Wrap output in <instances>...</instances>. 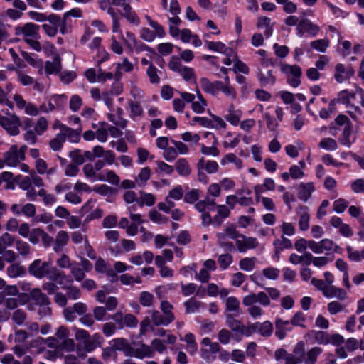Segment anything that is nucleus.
Wrapping results in <instances>:
<instances>
[{
    "label": "nucleus",
    "mask_w": 364,
    "mask_h": 364,
    "mask_svg": "<svg viewBox=\"0 0 364 364\" xmlns=\"http://www.w3.org/2000/svg\"><path fill=\"white\" fill-rule=\"evenodd\" d=\"M268 294L263 291H259L257 294L252 293L245 296L242 299L244 306L248 307V312L252 317H257L262 315V308L257 305L259 304L262 306H269L270 304V298L273 300L278 299L280 296V292L276 288L267 287L265 288Z\"/></svg>",
    "instance_id": "1"
},
{
    "label": "nucleus",
    "mask_w": 364,
    "mask_h": 364,
    "mask_svg": "<svg viewBox=\"0 0 364 364\" xmlns=\"http://www.w3.org/2000/svg\"><path fill=\"white\" fill-rule=\"evenodd\" d=\"M17 182L22 190L26 191V197L30 200H35L37 195L43 198L48 194L46 191L43 188L40 189L38 192L36 193L34 186L38 188L43 187L44 183L42 178L38 176L34 171L31 172L29 176H18Z\"/></svg>",
    "instance_id": "2"
},
{
    "label": "nucleus",
    "mask_w": 364,
    "mask_h": 364,
    "mask_svg": "<svg viewBox=\"0 0 364 364\" xmlns=\"http://www.w3.org/2000/svg\"><path fill=\"white\" fill-rule=\"evenodd\" d=\"M75 337L76 340L83 343L86 351H92L97 347H100L104 341V338L99 333H95L90 336L89 333L80 328L75 329Z\"/></svg>",
    "instance_id": "3"
},
{
    "label": "nucleus",
    "mask_w": 364,
    "mask_h": 364,
    "mask_svg": "<svg viewBox=\"0 0 364 364\" xmlns=\"http://www.w3.org/2000/svg\"><path fill=\"white\" fill-rule=\"evenodd\" d=\"M304 351V344L299 342L296 344L294 353L295 354H301V363L304 364H316L318 357L323 353V349L320 347L315 346L309 349L306 353Z\"/></svg>",
    "instance_id": "4"
},
{
    "label": "nucleus",
    "mask_w": 364,
    "mask_h": 364,
    "mask_svg": "<svg viewBox=\"0 0 364 364\" xmlns=\"http://www.w3.org/2000/svg\"><path fill=\"white\" fill-rule=\"evenodd\" d=\"M281 71L287 75V83L293 87H297L301 84V68L297 65L282 63Z\"/></svg>",
    "instance_id": "5"
},
{
    "label": "nucleus",
    "mask_w": 364,
    "mask_h": 364,
    "mask_svg": "<svg viewBox=\"0 0 364 364\" xmlns=\"http://www.w3.org/2000/svg\"><path fill=\"white\" fill-rule=\"evenodd\" d=\"M0 125L12 136L18 135L21 126L20 118L16 114H7L6 116L0 115Z\"/></svg>",
    "instance_id": "6"
},
{
    "label": "nucleus",
    "mask_w": 364,
    "mask_h": 364,
    "mask_svg": "<svg viewBox=\"0 0 364 364\" xmlns=\"http://www.w3.org/2000/svg\"><path fill=\"white\" fill-rule=\"evenodd\" d=\"M40 26L32 22H28L23 25H19L14 28V34L18 36H22L23 41L35 38H39Z\"/></svg>",
    "instance_id": "7"
},
{
    "label": "nucleus",
    "mask_w": 364,
    "mask_h": 364,
    "mask_svg": "<svg viewBox=\"0 0 364 364\" xmlns=\"http://www.w3.org/2000/svg\"><path fill=\"white\" fill-rule=\"evenodd\" d=\"M21 161H24V159L19 155L16 144L11 145L9 150L3 155L4 166L6 165L11 167H16Z\"/></svg>",
    "instance_id": "8"
},
{
    "label": "nucleus",
    "mask_w": 364,
    "mask_h": 364,
    "mask_svg": "<svg viewBox=\"0 0 364 364\" xmlns=\"http://www.w3.org/2000/svg\"><path fill=\"white\" fill-rule=\"evenodd\" d=\"M303 326L299 323V320H291V321L289 320H277L275 334L279 339H283L286 336L287 332L291 331L293 326Z\"/></svg>",
    "instance_id": "9"
},
{
    "label": "nucleus",
    "mask_w": 364,
    "mask_h": 364,
    "mask_svg": "<svg viewBox=\"0 0 364 364\" xmlns=\"http://www.w3.org/2000/svg\"><path fill=\"white\" fill-rule=\"evenodd\" d=\"M320 28L318 26L314 24L310 20L307 18H302L296 26L297 35L302 36L305 32L308 33L312 36H316Z\"/></svg>",
    "instance_id": "10"
},
{
    "label": "nucleus",
    "mask_w": 364,
    "mask_h": 364,
    "mask_svg": "<svg viewBox=\"0 0 364 364\" xmlns=\"http://www.w3.org/2000/svg\"><path fill=\"white\" fill-rule=\"evenodd\" d=\"M46 277L50 280L58 282L60 285H63V280H65L69 284L73 283V279L70 276L65 275L63 272H60L56 267H52L50 263L46 272Z\"/></svg>",
    "instance_id": "11"
},
{
    "label": "nucleus",
    "mask_w": 364,
    "mask_h": 364,
    "mask_svg": "<svg viewBox=\"0 0 364 364\" xmlns=\"http://www.w3.org/2000/svg\"><path fill=\"white\" fill-rule=\"evenodd\" d=\"M48 262H42L41 259L34 260L28 267V272L33 277L42 279L46 277V272L49 267Z\"/></svg>",
    "instance_id": "12"
},
{
    "label": "nucleus",
    "mask_w": 364,
    "mask_h": 364,
    "mask_svg": "<svg viewBox=\"0 0 364 364\" xmlns=\"http://www.w3.org/2000/svg\"><path fill=\"white\" fill-rule=\"evenodd\" d=\"M228 325L237 334L246 336H250L258 327L257 326H245L241 323L240 320H228Z\"/></svg>",
    "instance_id": "13"
},
{
    "label": "nucleus",
    "mask_w": 364,
    "mask_h": 364,
    "mask_svg": "<svg viewBox=\"0 0 364 364\" xmlns=\"http://www.w3.org/2000/svg\"><path fill=\"white\" fill-rule=\"evenodd\" d=\"M258 245L257 238L246 237L244 235H242L240 239L236 240V246L240 252H245L248 250L255 249Z\"/></svg>",
    "instance_id": "14"
},
{
    "label": "nucleus",
    "mask_w": 364,
    "mask_h": 364,
    "mask_svg": "<svg viewBox=\"0 0 364 364\" xmlns=\"http://www.w3.org/2000/svg\"><path fill=\"white\" fill-rule=\"evenodd\" d=\"M334 242L329 239H323L319 242L310 240L309 249L316 254H321L324 251H329L333 249Z\"/></svg>",
    "instance_id": "15"
},
{
    "label": "nucleus",
    "mask_w": 364,
    "mask_h": 364,
    "mask_svg": "<svg viewBox=\"0 0 364 364\" xmlns=\"http://www.w3.org/2000/svg\"><path fill=\"white\" fill-rule=\"evenodd\" d=\"M354 73L355 71L351 66L346 68L344 65L338 63L335 67L334 77L338 82L341 83L351 77Z\"/></svg>",
    "instance_id": "16"
},
{
    "label": "nucleus",
    "mask_w": 364,
    "mask_h": 364,
    "mask_svg": "<svg viewBox=\"0 0 364 364\" xmlns=\"http://www.w3.org/2000/svg\"><path fill=\"white\" fill-rule=\"evenodd\" d=\"M19 301L16 298H8L5 300V306L7 309L14 310L12 318H26L27 315L23 308H18Z\"/></svg>",
    "instance_id": "17"
},
{
    "label": "nucleus",
    "mask_w": 364,
    "mask_h": 364,
    "mask_svg": "<svg viewBox=\"0 0 364 364\" xmlns=\"http://www.w3.org/2000/svg\"><path fill=\"white\" fill-rule=\"evenodd\" d=\"M60 129L62 134L65 136V140L68 138V140L73 143H77L80 141V134L82 132L81 127L73 129L65 124H61Z\"/></svg>",
    "instance_id": "18"
},
{
    "label": "nucleus",
    "mask_w": 364,
    "mask_h": 364,
    "mask_svg": "<svg viewBox=\"0 0 364 364\" xmlns=\"http://www.w3.org/2000/svg\"><path fill=\"white\" fill-rule=\"evenodd\" d=\"M204 137H211L213 141L211 146H206L202 144L201 153L204 155H212L213 156H218L220 154V151L217 148L218 141L215 134L211 132H206L204 134Z\"/></svg>",
    "instance_id": "19"
},
{
    "label": "nucleus",
    "mask_w": 364,
    "mask_h": 364,
    "mask_svg": "<svg viewBox=\"0 0 364 364\" xmlns=\"http://www.w3.org/2000/svg\"><path fill=\"white\" fill-rule=\"evenodd\" d=\"M200 82L204 92L212 95H216L220 92L221 81L210 82L208 78L202 77Z\"/></svg>",
    "instance_id": "20"
},
{
    "label": "nucleus",
    "mask_w": 364,
    "mask_h": 364,
    "mask_svg": "<svg viewBox=\"0 0 364 364\" xmlns=\"http://www.w3.org/2000/svg\"><path fill=\"white\" fill-rule=\"evenodd\" d=\"M120 15L124 17L127 21L133 25L139 26L140 24V18L136 12L133 10L129 3L122 8V11Z\"/></svg>",
    "instance_id": "21"
},
{
    "label": "nucleus",
    "mask_w": 364,
    "mask_h": 364,
    "mask_svg": "<svg viewBox=\"0 0 364 364\" xmlns=\"http://www.w3.org/2000/svg\"><path fill=\"white\" fill-rule=\"evenodd\" d=\"M87 311V306L81 302L75 303L72 306L64 309L63 316L65 318H73V314L77 313L79 316L84 315Z\"/></svg>",
    "instance_id": "22"
},
{
    "label": "nucleus",
    "mask_w": 364,
    "mask_h": 364,
    "mask_svg": "<svg viewBox=\"0 0 364 364\" xmlns=\"http://www.w3.org/2000/svg\"><path fill=\"white\" fill-rule=\"evenodd\" d=\"M257 77L262 87H266L267 85L273 86L276 83V77L273 75V71L272 70H268L267 73L259 70L257 73Z\"/></svg>",
    "instance_id": "23"
},
{
    "label": "nucleus",
    "mask_w": 364,
    "mask_h": 364,
    "mask_svg": "<svg viewBox=\"0 0 364 364\" xmlns=\"http://www.w3.org/2000/svg\"><path fill=\"white\" fill-rule=\"evenodd\" d=\"M67 101V96L64 94L53 95L48 103L50 111H53L55 109H62Z\"/></svg>",
    "instance_id": "24"
},
{
    "label": "nucleus",
    "mask_w": 364,
    "mask_h": 364,
    "mask_svg": "<svg viewBox=\"0 0 364 364\" xmlns=\"http://www.w3.org/2000/svg\"><path fill=\"white\" fill-rule=\"evenodd\" d=\"M154 356V352L151 346L146 345L145 343H141L137 348H136V351L134 354V357L138 359H144V358H151Z\"/></svg>",
    "instance_id": "25"
},
{
    "label": "nucleus",
    "mask_w": 364,
    "mask_h": 364,
    "mask_svg": "<svg viewBox=\"0 0 364 364\" xmlns=\"http://www.w3.org/2000/svg\"><path fill=\"white\" fill-rule=\"evenodd\" d=\"M29 297L34 301L37 305L43 304H50L49 298L47 295L42 292L39 288H35L31 290Z\"/></svg>",
    "instance_id": "26"
},
{
    "label": "nucleus",
    "mask_w": 364,
    "mask_h": 364,
    "mask_svg": "<svg viewBox=\"0 0 364 364\" xmlns=\"http://www.w3.org/2000/svg\"><path fill=\"white\" fill-rule=\"evenodd\" d=\"M69 241V235L64 230H60L58 232L53 246V250L55 252H60L63 247L65 246Z\"/></svg>",
    "instance_id": "27"
},
{
    "label": "nucleus",
    "mask_w": 364,
    "mask_h": 364,
    "mask_svg": "<svg viewBox=\"0 0 364 364\" xmlns=\"http://www.w3.org/2000/svg\"><path fill=\"white\" fill-rule=\"evenodd\" d=\"M47 74H57L61 70V60L58 55L53 58L52 61H47L45 66Z\"/></svg>",
    "instance_id": "28"
},
{
    "label": "nucleus",
    "mask_w": 364,
    "mask_h": 364,
    "mask_svg": "<svg viewBox=\"0 0 364 364\" xmlns=\"http://www.w3.org/2000/svg\"><path fill=\"white\" fill-rule=\"evenodd\" d=\"M324 296L330 298L336 297L341 301L346 300L348 298L347 293L343 289L333 285L328 286V289H326Z\"/></svg>",
    "instance_id": "29"
},
{
    "label": "nucleus",
    "mask_w": 364,
    "mask_h": 364,
    "mask_svg": "<svg viewBox=\"0 0 364 364\" xmlns=\"http://www.w3.org/2000/svg\"><path fill=\"white\" fill-rule=\"evenodd\" d=\"M308 207L301 205L299 207L300 218L299 221V228L302 231L307 230L309 228L310 215L308 212Z\"/></svg>",
    "instance_id": "30"
},
{
    "label": "nucleus",
    "mask_w": 364,
    "mask_h": 364,
    "mask_svg": "<svg viewBox=\"0 0 364 364\" xmlns=\"http://www.w3.org/2000/svg\"><path fill=\"white\" fill-rule=\"evenodd\" d=\"M76 355L69 354L65 357V364H82V360H84L87 357V353L85 350L77 349L75 352Z\"/></svg>",
    "instance_id": "31"
},
{
    "label": "nucleus",
    "mask_w": 364,
    "mask_h": 364,
    "mask_svg": "<svg viewBox=\"0 0 364 364\" xmlns=\"http://www.w3.org/2000/svg\"><path fill=\"white\" fill-rule=\"evenodd\" d=\"M175 168L178 173L181 176H188L191 173V166L188 161L184 158H180L176 161Z\"/></svg>",
    "instance_id": "32"
},
{
    "label": "nucleus",
    "mask_w": 364,
    "mask_h": 364,
    "mask_svg": "<svg viewBox=\"0 0 364 364\" xmlns=\"http://www.w3.org/2000/svg\"><path fill=\"white\" fill-rule=\"evenodd\" d=\"M314 191V186L312 183H301L300 185V190L298 193V198L306 202L311 197Z\"/></svg>",
    "instance_id": "33"
},
{
    "label": "nucleus",
    "mask_w": 364,
    "mask_h": 364,
    "mask_svg": "<svg viewBox=\"0 0 364 364\" xmlns=\"http://www.w3.org/2000/svg\"><path fill=\"white\" fill-rule=\"evenodd\" d=\"M273 245L277 255L279 254L284 249H291L292 247L291 240L284 235L280 239H276L273 242Z\"/></svg>",
    "instance_id": "34"
},
{
    "label": "nucleus",
    "mask_w": 364,
    "mask_h": 364,
    "mask_svg": "<svg viewBox=\"0 0 364 364\" xmlns=\"http://www.w3.org/2000/svg\"><path fill=\"white\" fill-rule=\"evenodd\" d=\"M128 105L130 109L129 117L134 120L136 117H141L144 114V110L139 102L133 100L128 101Z\"/></svg>",
    "instance_id": "35"
},
{
    "label": "nucleus",
    "mask_w": 364,
    "mask_h": 364,
    "mask_svg": "<svg viewBox=\"0 0 364 364\" xmlns=\"http://www.w3.org/2000/svg\"><path fill=\"white\" fill-rule=\"evenodd\" d=\"M242 116V112L235 110L233 105L229 107L228 113L225 115V119L234 126L238 125Z\"/></svg>",
    "instance_id": "36"
},
{
    "label": "nucleus",
    "mask_w": 364,
    "mask_h": 364,
    "mask_svg": "<svg viewBox=\"0 0 364 364\" xmlns=\"http://www.w3.org/2000/svg\"><path fill=\"white\" fill-rule=\"evenodd\" d=\"M253 326H258L253 333L258 332L263 336H269L273 331V325L268 320H266L263 323H256Z\"/></svg>",
    "instance_id": "37"
},
{
    "label": "nucleus",
    "mask_w": 364,
    "mask_h": 364,
    "mask_svg": "<svg viewBox=\"0 0 364 364\" xmlns=\"http://www.w3.org/2000/svg\"><path fill=\"white\" fill-rule=\"evenodd\" d=\"M226 310L233 312L235 316H238L240 313V301L235 296H230L226 299Z\"/></svg>",
    "instance_id": "38"
},
{
    "label": "nucleus",
    "mask_w": 364,
    "mask_h": 364,
    "mask_svg": "<svg viewBox=\"0 0 364 364\" xmlns=\"http://www.w3.org/2000/svg\"><path fill=\"white\" fill-rule=\"evenodd\" d=\"M205 43L206 47L210 50L219 52L226 55L228 54V50H229V48H228L222 42L205 41Z\"/></svg>",
    "instance_id": "39"
},
{
    "label": "nucleus",
    "mask_w": 364,
    "mask_h": 364,
    "mask_svg": "<svg viewBox=\"0 0 364 364\" xmlns=\"http://www.w3.org/2000/svg\"><path fill=\"white\" fill-rule=\"evenodd\" d=\"M107 14H109L112 20V31L113 33L121 32L120 30V17L119 14L114 11L113 7L110 6L107 8Z\"/></svg>",
    "instance_id": "40"
},
{
    "label": "nucleus",
    "mask_w": 364,
    "mask_h": 364,
    "mask_svg": "<svg viewBox=\"0 0 364 364\" xmlns=\"http://www.w3.org/2000/svg\"><path fill=\"white\" fill-rule=\"evenodd\" d=\"M351 134L352 125L348 124L345 126L343 132L339 138L340 143L347 147H350L352 144V141L350 140Z\"/></svg>",
    "instance_id": "41"
},
{
    "label": "nucleus",
    "mask_w": 364,
    "mask_h": 364,
    "mask_svg": "<svg viewBox=\"0 0 364 364\" xmlns=\"http://www.w3.org/2000/svg\"><path fill=\"white\" fill-rule=\"evenodd\" d=\"M202 303L192 297L184 303L186 312L188 314L195 313L199 311Z\"/></svg>",
    "instance_id": "42"
},
{
    "label": "nucleus",
    "mask_w": 364,
    "mask_h": 364,
    "mask_svg": "<svg viewBox=\"0 0 364 364\" xmlns=\"http://www.w3.org/2000/svg\"><path fill=\"white\" fill-rule=\"evenodd\" d=\"M141 197L136 200L140 207H143L144 205L151 206L155 203V197L153 194L141 192Z\"/></svg>",
    "instance_id": "43"
},
{
    "label": "nucleus",
    "mask_w": 364,
    "mask_h": 364,
    "mask_svg": "<svg viewBox=\"0 0 364 364\" xmlns=\"http://www.w3.org/2000/svg\"><path fill=\"white\" fill-rule=\"evenodd\" d=\"M122 39L124 41L125 45L130 50L131 52L134 50V47L136 46V41H138L134 33L131 31L126 32V38H124L122 32H120Z\"/></svg>",
    "instance_id": "44"
},
{
    "label": "nucleus",
    "mask_w": 364,
    "mask_h": 364,
    "mask_svg": "<svg viewBox=\"0 0 364 364\" xmlns=\"http://www.w3.org/2000/svg\"><path fill=\"white\" fill-rule=\"evenodd\" d=\"M160 73L158 69L153 64H150L146 70V75L151 84H159L160 82V77L159 76Z\"/></svg>",
    "instance_id": "45"
},
{
    "label": "nucleus",
    "mask_w": 364,
    "mask_h": 364,
    "mask_svg": "<svg viewBox=\"0 0 364 364\" xmlns=\"http://www.w3.org/2000/svg\"><path fill=\"white\" fill-rule=\"evenodd\" d=\"M355 97V92H350L347 90H342L338 94V100L340 103L346 105L347 106L350 107V99H354Z\"/></svg>",
    "instance_id": "46"
},
{
    "label": "nucleus",
    "mask_w": 364,
    "mask_h": 364,
    "mask_svg": "<svg viewBox=\"0 0 364 364\" xmlns=\"http://www.w3.org/2000/svg\"><path fill=\"white\" fill-rule=\"evenodd\" d=\"M255 257H245L240 261L239 267L242 270L250 272L255 268Z\"/></svg>",
    "instance_id": "47"
},
{
    "label": "nucleus",
    "mask_w": 364,
    "mask_h": 364,
    "mask_svg": "<svg viewBox=\"0 0 364 364\" xmlns=\"http://www.w3.org/2000/svg\"><path fill=\"white\" fill-rule=\"evenodd\" d=\"M7 274L11 277L15 278L19 277L25 273L24 268L18 264H13L8 267Z\"/></svg>",
    "instance_id": "48"
},
{
    "label": "nucleus",
    "mask_w": 364,
    "mask_h": 364,
    "mask_svg": "<svg viewBox=\"0 0 364 364\" xmlns=\"http://www.w3.org/2000/svg\"><path fill=\"white\" fill-rule=\"evenodd\" d=\"M329 40L328 39H318L311 42V46L321 53H325L327 48L329 46Z\"/></svg>",
    "instance_id": "49"
},
{
    "label": "nucleus",
    "mask_w": 364,
    "mask_h": 364,
    "mask_svg": "<svg viewBox=\"0 0 364 364\" xmlns=\"http://www.w3.org/2000/svg\"><path fill=\"white\" fill-rule=\"evenodd\" d=\"M218 262L220 269L225 270L232 263L233 257L230 254H223L218 257Z\"/></svg>",
    "instance_id": "50"
},
{
    "label": "nucleus",
    "mask_w": 364,
    "mask_h": 364,
    "mask_svg": "<svg viewBox=\"0 0 364 364\" xmlns=\"http://www.w3.org/2000/svg\"><path fill=\"white\" fill-rule=\"evenodd\" d=\"M318 146L322 149L331 151H334L338 147L336 140L329 137L322 139Z\"/></svg>",
    "instance_id": "51"
},
{
    "label": "nucleus",
    "mask_w": 364,
    "mask_h": 364,
    "mask_svg": "<svg viewBox=\"0 0 364 364\" xmlns=\"http://www.w3.org/2000/svg\"><path fill=\"white\" fill-rule=\"evenodd\" d=\"M65 141V136L61 132H60L55 138L50 141V148L54 151H58L62 148L63 144Z\"/></svg>",
    "instance_id": "52"
},
{
    "label": "nucleus",
    "mask_w": 364,
    "mask_h": 364,
    "mask_svg": "<svg viewBox=\"0 0 364 364\" xmlns=\"http://www.w3.org/2000/svg\"><path fill=\"white\" fill-rule=\"evenodd\" d=\"M69 157L75 165H81L85 162L84 156L80 149H75L69 152Z\"/></svg>",
    "instance_id": "53"
},
{
    "label": "nucleus",
    "mask_w": 364,
    "mask_h": 364,
    "mask_svg": "<svg viewBox=\"0 0 364 364\" xmlns=\"http://www.w3.org/2000/svg\"><path fill=\"white\" fill-rule=\"evenodd\" d=\"M149 218L151 221L158 224H164L168 221V218L157 210H152L149 212Z\"/></svg>",
    "instance_id": "54"
},
{
    "label": "nucleus",
    "mask_w": 364,
    "mask_h": 364,
    "mask_svg": "<svg viewBox=\"0 0 364 364\" xmlns=\"http://www.w3.org/2000/svg\"><path fill=\"white\" fill-rule=\"evenodd\" d=\"M23 58L31 65L35 68L42 67L43 61L33 58L30 53L26 51H21Z\"/></svg>",
    "instance_id": "55"
},
{
    "label": "nucleus",
    "mask_w": 364,
    "mask_h": 364,
    "mask_svg": "<svg viewBox=\"0 0 364 364\" xmlns=\"http://www.w3.org/2000/svg\"><path fill=\"white\" fill-rule=\"evenodd\" d=\"M140 38L147 42L153 41L156 38V34L149 28L144 27L140 30Z\"/></svg>",
    "instance_id": "56"
},
{
    "label": "nucleus",
    "mask_w": 364,
    "mask_h": 364,
    "mask_svg": "<svg viewBox=\"0 0 364 364\" xmlns=\"http://www.w3.org/2000/svg\"><path fill=\"white\" fill-rule=\"evenodd\" d=\"M82 105V98L77 95H74L71 97L70 100V103H69V106H70V109L73 111V112H77L80 108L81 107Z\"/></svg>",
    "instance_id": "57"
},
{
    "label": "nucleus",
    "mask_w": 364,
    "mask_h": 364,
    "mask_svg": "<svg viewBox=\"0 0 364 364\" xmlns=\"http://www.w3.org/2000/svg\"><path fill=\"white\" fill-rule=\"evenodd\" d=\"M200 198V191L198 189H192L187 192L184 196V201L187 203H193Z\"/></svg>",
    "instance_id": "58"
},
{
    "label": "nucleus",
    "mask_w": 364,
    "mask_h": 364,
    "mask_svg": "<svg viewBox=\"0 0 364 364\" xmlns=\"http://www.w3.org/2000/svg\"><path fill=\"white\" fill-rule=\"evenodd\" d=\"M151 347L154 350V352H158L159 353H163L166 350V346L164 341L155 338L152 340L151 343Z\"/></svg>",
    "instance_id": "59"
},
{
    "label": "nucleus",
    "mask_w": 364,
    "mask_h": 364,
    "mask_svg": "<svg viewBox=\"0 0 364 364\" xmlns=\"http://www.w3.org/2000/svg\"><path fill=\"white\" fill-rule=\"evenodd\" d=\"M178 156V152L175 147L168 146L163 153V157L167 161H173Z\"/></svg>",
    "instance_id": "60"
},
{
    "label": "nucleus",
    "mask_w": 364,
    "mask_h": 364,
    "mask_svg": "<svg viewBox=\"0 0 364 364\" xmlns=\"http://www.w3.org/2000/svg\"><path fill=\"white\" fill-rule=\"evenodd\" d=\"M348 205V202L343 198H339L333 202V210L338 213H342Z\"/></svg>",
    "instance_id": "61"
},
{
    "label": "nucleus",
    "mask_w": 364,
    "mask_h": 364,
    "mask_svg": "<svg viewBox=\"0 0 364 364\" xmlns=\"http://www.w3.org/2000/svg\"><path fill=\"white\" fill-rule=\"evenodd\" d=\"M133 64L131 62H129L127 58H124L123 59L122 63H118L117 64V73H119V71L129 73L133 70Z\"/></svg>",
    "instance_id": "62"
},
{
    "label": "nucleus",
    "mask_w": 364,
    "mask_h": 364,
    "mask_svg": "<svg viewBox=\"0 0 364 364\" xmlns=\"http://www.w3.org/2000/svg\"><path fill=\"white\" fill-rule=\"evenodd\" d=\"M47 128L48 121L45 117H42L38 119L34 127V130L38 134L41 135L47 129Z\"/></svg>",
    "instance_id": "63"
},
{
    "label": "nucleus",
    "mask_w": 364,
    "mask_h": 364,
    "mask_svg": "<svg viewBox=\"0 0 364 364\" xmlns=\"http://www.w3.org/2000/svg\"><path fill=\"white\" fill-rule=\"evenodd\" d=\"M16 247L19 254L22 255H28L30 253L31 247L26 242L17 240Z\"/></svg>",
    "instance_id": "64"
}]
</instances>
